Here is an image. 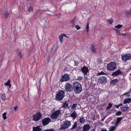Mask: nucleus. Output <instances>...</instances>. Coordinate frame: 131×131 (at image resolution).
<instances>
[{
  "label": "nucleus",
  "mask_w": 131,
  "mask_h": 131,
  "mask_svg": "<svg viewBox=\"0 0 131 131\" xmlns=\"http://www.w3.org/2000/svg\"><path fill=\"white\" fill-rule=\"evenodd\" d=\"M114 106L115 107L117 108H118L119 107V105H115Z\"/></svg>",
  "instance_id": "nucleus-49"
},
{
  "label": "nucleus",
  "mask_w": 131,
  "mask_h": 131,
  "mask_svg": "<svg viewBox=\"0 0 131 131\" xmlns=\"http://www.w3.org/2000/svg\"><path fill=\"white\" fill-rule=\"evenodd\" d=\"M123 119L122 117H118L117 119V121L115 123L116 125L118 124L121 121V120Z\"/></svg>",
  "instance_id": "nucleus-21"
},
{
  "label": "nucleus",
  "mask_w": 131,
  "mask_h": 131,
  "mask_svg": "<svg viewBox=\"0 0 131 131\" xmlns=\"http://www.w3.org/2000/svg\"><path fill=\"white\" fill-rule=\"evenodd\" d=\"M70 79L69 75L67 74H65L63 76L60 80L61 82H63L68 81Z\"/></svg>",
  "instance_id": "nucleus-10"
},
{
  "label": "nucleus",
  "mask_w": 131,
  "mask_h": 131,
  "mask_svg": "<svg viewBox=\"0 0 131 131\" xmlns=\"http://www.w3.org/2000/svg\"><path fill=\"white\" fill-rule=\"evenodd\" d=\"M33 120L35 121L39 120L41 118L42 115L40 112H38L33 116Z\"/></svg>",
  "instance_id": "nucleus-7"
},
{
  "label": "nucleus",
  "mask_w": 131,
  "mask_h": 131,
  "mask_svg": "<svg viewBox=\"0 0 131 131\" xmlns=\"http://www.w3.org/2000/svg\"><path fill=\"white\" fill-rule=\"evenodd\" d=\"M108 105V106L106 107V109H108L111 108L112 106V105L111 103H109Z\"/></svg>",
  "instance_id": "nucleus-38"
},
{
  "label": "nucleus",
  "mask_w": 131,
  "mask_h": 131,
  "mask_svg": "<svg viewBox=\"0 0 131 131\" xmlns=\"http://www.w3.org/2000/svg\"><path fill=\"white\" fill-rule=\"evenodd\" d=\"M75 128H76V130L77 131H79L80 129V128L79 127H77Z\"/></svg>",
  "instance_id": "nucleus-50"
},
{
  "label": "nucleus",
  "mask_w": 131,
  "mask_h": 131,
  "mask_svg": "<svg viewBox=\"0 0 131 131\" xmlns=\"http://www.w3.org/2000/svg\"><path fill=\"white\" fill-rule=\"evenodd\" d=\"M50 121L51 119L49 118H46L44 119L42 121L43 126H45L48 124Z\"/></svg>",
  "instance_id": "nucleus-11"
},
{
  "label": "nucleus",
  "mask_w": 131,
  "mask_h": 131,
  "mask_svg": "<svg viewBox=\"0 0 131 131\" xmlns=\"http://www.w3.org/2000/svg\"><path fill=\"white\" fill-rule=\"evenodd\" d=\"M68 103H67L66 101L63 104L62 107V108H66L68 107Z\"/></svg>",
  "instance_id": "nucleus-24"
},
{
  "label": "nucleus",
  "mask_w": 131,
  "mask_h": 131,
  "mask_svg": "<svg viewBox=\"0 0 131 131\" xmlns=\"http://www.w3.org/2000/svg\"><path fill=\"white\" fill-rule=\"evenodd\" d=\"M75 27L77 30H79L80 29V27L77 25H75Z\"/></svg>",
  "instance_id": "nucleus-43"
},
{
  "label": "nucleus",
  "mask_w": 131,
  "mask_h": 131,
  "mask_svg": "<svg viewBox=\"0 0 131 131\" xmlns=\"http://www.w3.org/2000/svg\"><path fill=\"white\" fill-rule=\"evenodd\" d=\"M125 13L127 16L131 15V9L130 10L126 11Z\"/></svg>",
  "instance_id": "nucleus-27"
},
{
  "label": "nucleus",
  "mask_w": 131,
  "mask_h": 131,
  "mask_svg": "<svg viewBox=\"0 0 131 131\" xmlns=\"http://www.w3.org/2000/svg\"><path fill=\"white\" fill-rule=\"evenodd\" d=\"M98 82L99 84L105 83L107 81V78L105 76H101L98 79Z\"/></svg>",
  "instance_id": "nucleus-6"
},
{
  "label": "nucleus",
  "mask_w": 131,
  "mask_h": 131,
  "mask_svg": "<svg viewBox=\"0 0 131 131\" xmlns=\"http://www.w3.org/2000/svg\"><path fill=\"white\" fill-rule=\"evenodd\" d=\"M131 102V98H128L125 99L124 100L123 103L126 104V103H129Z\"/></svg>",
  "instance_id": "nucleus-18"
},
{
  "label": "nucleus",
  "mask_w": 131,
  "mask_h": 131,
  "mask_svg": "<svg viewBox=\"0 0 131 131\" xmlns=\"http://www.w3.org/2000/svg\"><path fill=\"white\" fill-rule=\"evenodd\" d=\"M70 125L71 123L70 122L66 121L64 122L62 124L61 128L62 129H63L68 128Z\"/></svg>",
  "instance_id": "nucleus-8"
},
{
  "label": "nucleus",
  "mask_w": 131,
  "mask_h": 131,
  "mask_svg": "<svg viewBox=\"0 0 131 131\" xmlns=\"http://www.w3.org/2000/svg\"><path fill=\"white\" fill-rule=\"evenodd\" d=\"M6 114L7 113H4L2 114L3 118L4 120L6 119L7 118L6 117Z\"/></svg>",
  "instance_id": "nucleus-35"
},
{
  "label": "nucleus",
  "mask_w": 131,
  "mask_h": 131,
  "mask_svg": "<svg viewBox=\"0 0 131 131\" xmlns=\"http://www.w3.org/2000/svg\"><path fill=\"white\" fill-rule=\"evenodd\" d=\"M4 84L6 86H9V88L11 87V85L10 84V80L9 79L8 80L6 83H5Z\"/></svg>",
  "instance_id": "nucleus-19"
},
{
  "label": "nucleus",
  "mask_w": 131,
  "mask_h": 131,
  "mask_svg": "<svg viewBox=\"0 0 131 131\" xmlns=\"http://www.w3.org/2000/svg\"><path fill=\"white\" fill-rule=\"evenodd\" d=\"M73 89L74 91L77 94L79 93L82 90L81 84L78 82H75L73 83Z\"/></svg>",
  "instance_id": "nucleus-1"
},
{
  "label": "nucleus",
  "mask_w": 131,
  "mask_h": 131,
  "mask_svg": "<svg viewBox=\"0 0 131 131\" xmlns=\"http://www.w3.org/2000/svg\"><path fill=\"white\" fill-rule=\"evenodd\" d=\"M102 73V72H100V73H99V75H100L102 74H101V73Z\"/></svg>",
  "instance_id": "nucleus-53"
},
{
  "label": "nucleus",
  "mask_w": 131,
  "mask_h": 131,
  "mask_svg": "<svg viewBox=\"0 0 131 131\" xmlns=\"http://www.w3.org/2000/svg\"><path fill=\"white\" fill-rule=\"evenodd\" d=\"M120 35L125 36L126 35V34L125 33H123L122 34H121Z\"/></svg>",
  "instance_id": "nucleus-51"
},
{
  "label": "nucleus",
  "mask_w": 131,
  "mask_h": 131,
  "mask_svg": "<svg viewBox=\"0 0 131 131\" xmlns=\"http://www.w3.org/2000/svg\"><path fill=\"white\" fill-rule=\"evenodd\" d=\"M1 97L3 100H4L6 99L5 95L4 93H3L1 94Z\"/></svg>",
  "instance_id": "nucleus-23"
},
{
  "label": "nucleus",
  "mask_w": 131,
  "mask_h": 131,
  "mask_svg": "<svg viewBox=\"0 0 131 131\" xmlns=\"http://www.w3.org/2000/svg\"><path fill=\"white\" fill-rule=\"evenodd\" d=\"M65 95L64 92L63 90H60L56 94L55 99L58 101L62 100Z\"/></svg>",
  "instance_id": "nucleus-2"
},
{
  "label": "nucleus",
  "mask_w": 131,
  "mask_h": 131,
  "mask_svg": "<svg viewBox=\"0 0 131 131\" xmlns=\"http://www.w3.org/2000/svg\"><path fill=\"white\" fill-rule=\"evenodd\" d=\"M77 113L75 111H74L70 115V116L72 117L73 119H74L77 117Z\"/></svg>",
  "instance_id": "nucleus-15"
},
{
  "label": "nucleus",
  "mask_w": 131,
  "mask_h": 131,
  "mask_svg": "<svg viewBox=\"0 0 131 131\" xmlns=\"http://www.w3.org/2000/svg\"><path fill=\"white\" fill-rule=\"evenodd\" d=\"M27 0V1H29V0Z\"/></svg>",
  "instance_id": "nucleus-56"
},
{
  "label": "nucleus",
  "mask_w": 131,
  "mask_h": 131,
  "mask_svg": "<svg viewBox=\"0 0 131 131\" xmlns=\"http://www.w3.org/2000/svg\"><path fill=\"white\" fill-rule=\"evenodd\" d=\"M33 11V9L32 6H30L28 9V11L29 12H31Z\"/></svg>",
  "instance_id": "nucleus-34"
},
{
  "label": "nucleus",
  "mask_w": 131,
  "mask_h": 131,
  "mask_svg": "<svg viewBox=\"0 0 131 131\" xmlns=\"http://www.w3.org/2000/svg\"><path fill=\"white\" fill-rule=\"evenodd\" d=\"M118 105H119V106H121L122 105H123V104L122 103H121V104H119Z\"/></svg>",
  "instance_id": "nucleus-52"
},
{
  "label": "nucleus",
  "mask_w": 131,
  "mask_h": 131,
  "mask_svg": "<svg viewBox=\"0 0 131 131\" xmlns=\"http://www.w3.org/2000/svg\"><path fill=\"white\" fill-rule=\"evenodd\" d=\"M1 63H2V61H0V65H1Z\"/></svg>",
  "instance_id": "nucleus-55"
},
{
  "label": "nucleus",
  "mask_w": 131,
  "mask_h": 131,
  "mask_svg": "<svg viewBox=\"0 0 131 131\" xmlns=\"http://www.w3.org/2000/svg\"><path fill=\"white\" fill-rule=\"evenodd\" d=\"M85 121V119L83 117H81L80 118L79 122L81 124L83 123Z\"/></svg>",
  "instance_id": "nucleus-25"
},
{
  "label": "nucleus",
  "mask_w": 131,
  "mask_h": 131,
  "mask_svg": "<svg viewBox=\"0 0 131 131\" xmlns=\"http://www.w3.org/2000/svg\"><path fill=\"white\" fill-rule=\"evenodd\" d=\"M121 73V70H118L117 71L113 72L112 74V75L113 77H115L117 76Z\"/></svg>",
  "instance_id": "nucleus-13"
},
{
  "label": "nucleus",
  "mask_w": 131,
  "mask_h": 131,
  "mask_svg": "<svg viewBox=\"0 0 131 131\" xmlns=\"http://www.w3.org/2000/svg\"><path fill=\"white\" fill-rule=\"evenodd\" d=\"M129 107H121V110L123 112L126 111H127V109Z\"/></svg>",
  "instance_id": "nucleus-22"
},
{
  "label": "nucleus",
  "mask_w": 131,
  "mask_h": 131,
  "mask_svg": "<svg viewBox=\"0 0 131 131\" xmlns=\"http://www.w3.org/2000/svg\"><path fill=\"white\" fill-rule=\"evenodd\" d=\"M116 128V127L113 126L109 128V130L108 131H114Z\"/></svg>",
  "instance_id": "nucleus-32"
},
{
  "label": "nucleus",
  "mask_w": 131,
  "mask_h": 131,
  "mask_svg": "<svg viewBox=\"0 0 131 131\" xmlns=\"http://www.w3.org/2000/svg\"><path fill=\"white\" fill-rule=\"evenodd\" d=\"M54 129L51 128L50 129H48L46 130H45L44 131H54Z\"/></svg>",
  "instance_id": "nucleus-42"
},
{
  "label": "nucleus",
  "mask_w": 131,
  "mask_h": 131,
  "mask_svg": "<svg viewBox=\"0 0 131 131\" xmlns=\"http://www.w3.org/2000/svg\"><path fill=\"white\" fill-rule=\"evenodd\" d=\"M62 35H63V37H66V38H69V37L68 36H67L66 34H64V33H62Z\"/></svg>",
  "instance_id": "nucleus-44"
},
{
  "label": "nucleus",
  "mask_w": 131,
  "mask_h": 131,
  "mask_svg": "<svg viewBox=\"0 0 131 131\" xmlns=\"http://www.w3.org/2000/svg\"><path fill=\"white\" fill-rule=\"evenodd\" d=\"M83 77H78L77 79L79 80H82V79Z\"/></svg>",
  "instance_id": "nucleus-46"
},
{
  "label": "nucleus",
  "mask_w": 131,
  "mask_h": 131,
  "mask_svg": "<svg viewBox=\"0 0 131 131\" xmlns=\"http://www.w3.org/2000/svg\"><path fill=\"white\" fill-rule=\"evenodd\" d=\"M122 60L124 62H126L131 58V54L129 53H123L121 55Z\"/></svg>",
  "instance_id": "nucleus-4"
},
{
  "label": "nucleus",
  "mask_w": 131,
  "mask_h": 131,
  "mask_svg": "<svg viewBox=\"0 0 131 131\" xmlns=\"http://www.w3.org/2000/svg\"><path fill=\"white\" fill-rule=\"evenodd\" d=\"M129 92H128L125 93L123 94L122 95V96H123V95H127L128 96H129Z\"/></svg>",
  "instance_id": "nucleus-41"
},
{
  "label": "nucleus",
  "mask_w": 131,
  "mask_h": 131,
  "mask_svg": "<svg viewBox=\"0 0 131 131\" xmlns=\"http://www.w3.org/2000/svg\"><path fill=\"white\" fill-rule=\"evenodd\" d=\"M4 15H5V17L6 18H7L8 17V15H9L8 13V12H7L6 10H5L4 11Z\"/></svg>",
  "instance_id": "nucleus-36"
},
{
  "label": "nucleus",
  "mask_w": 131,
  "mask_h": 131,
  "mask_svg": "<svg viewBox=\"0 0 131 131\" xmlns=\"http://www.w3.org/2000/svg\"><path fill=\"white\" fill-rule=\"evenodd\" d=\"M63 36L62 35V34L60 35L59 36V39L61 43H62V42L63 41Z\"/></svg>",
  "instance_id": "nucleus-20"
},
{
  "label": "nucleus",
  "mask_w": 131,
  "mask_h": 131,
  "mask_svg": "<svg viewBox=\"0 0 131 131\" xmlns=\"http://www.w3.org/2000/svg\"><path fill=\"white\" fill-rule=\"evenodd\" d=\"M123 27L122 25L120 24H118L117 26H115V28H117V29H120L121 28Z\"/></svg>",
  "instance_id": "nucleus-33"
},
{
  "label": "nucleus",
  "mask_w": 131,
  "mask_h": 131,
  "mask_svg": "<svg viewBox=\"0 0 131 131\" xmlns=\"http://www.w3.org/2000/svg\"><path fill=\"white\" fill-rule=\"evenodd\" d=\"M18 51V53H17L18 54L19 56V57L20 58L22 59L23 58V55L21 53V52L20 51Z\"/></svg>",
  "instance_id": "nucleus-29"
},
{
  "label": "nucleus",
  "mask_w": 131,
  "mask_h": 131,
  "mask_svg": "<svg viewBox=\"0 0 131 131\" xmlns=\"http://www.w3.org/2000/svg\"><path fill=\"white\" fill-rule=\"evenodd\" d=\"M116 68V63L114 62H112L107 66V68L108 70L113 71Z\"/></svg>",
  "instance_id": "nucleus-5"
},
{
  "label": "nucleus",
  "mask_w": 131,
  "mask_h": 131,
  "mask_svg": "<svg viewBox=\"0 0 131 131\" xmlns=\"http://www.w3.org/2000/svg\"><path fill=\"white\" fill-rule=\"evenodd\" d=\"M91 47L92 49V51L93 52H95V49L94 48V45H91Z\"/></svg>",
  "instance_id": "nucleus-30"
},
{
  "label": "nucleus",
  "mask_w": 131,
  "mask_h": 131,
  "mask_svg": "<svg viewBox=\"0 0 131 131\" xmlns=\"http://www.w3.org/2000/svg\"><path fill=\"white\" fill-rule=\"evenodd\" d=\"M122 114V112L120 111L117 112L116 114V115L117 116H119L121 115Z\"/></svg>",
  "instance_id": "nucleus-40"
},
{
  "label": "nucleus",
  "mask_w": 131,
  "mask_h": 131,
  "mask_svg": "<svg viewBox=\"0 0 131 131\" xmlns=\"http://www.w3.org/2000/svg\"><path fill=\"white\" fill-rule=\"evenodd\" d=\"M86 29L87 32L88 33V34L89 28V22H88L87 24L86 25Z\"/></svg>",
  "instance_id": "nucleus-28"
},
{
  "label": "nucleus",
  "mask_w": 131,
  "mask_h": 131,
  "mask_svg": "<svg viewBox=\"0 0 131 131\" xmlns=\"http://www.w3.org/2000/svg\"><path fill=\"white\" fill-rule=\"evenodd\" d=\"M41 130H42V129L40 128V126L34 127L33 129V131H41Z\"/></svg>",
  "instance_id": "nucleus-17"
},
{
  "label": "nucleus",
  "mask_w": 131,
  "mask_h": 131,
  "mask_svg": "<svg viewBox=\"0 0 131 131\" xmlns=\"http://www.w3.org/2000/svg\"><path fill=\"white\" fill-rule=\"evenodd\" d=\"M101 131H107V130H106L105 129V130H102Z\"/></svg>",
  "instance_id": "nucleus-54"
},
{
  "label": "nucleus",
  "mask_w": 131,
  "mask_h": 131,
  "mask_svg": "<svg viewBox=\"0 0 131 131\" xmlns=\"http://www.w3.org/2000/svg\"><path fill=\"white\" fill-rule=\"evenodd\" d=\"M107 21L110 24H111L113 22V19L112 18L108 20Z\"/></svg>",
  "instance_id": "nucleus-37"
},
{
  "label": "nucleus",
  "mask_w": 131,
  "mask_h": 131,
  "mask_svg": "<svg viewBox=\"0 0 131 131\" xmlns=\"http://www.w3.org/2000/svg\"><path fill=\"white\" fill-rule=\"evenodd\" d=\"M18 109V107L17 106H15L14 108V110H15V111H16Z\"/></svg>",
  "instance_id": "nucleus-48"
},
{
  "label": "nucleus",
  "mask_w": 131,
  "mask_h": 131,
  "mask_svg": "<svg viewBox=\"0 0 131 131\" xmlns=\"http://www.w3.org/2000/svg\"><path fill=\"white\" fill-rule=\"evenodd\" d=\"M71 23V24L73 27H74L75 25V23L74 21H72Z\"/></svg>",
  "instance_id": "nucleus-47"
},
{
  "label": "nucleus",
  "mask_w": 131,
  "mask_h": 131,
  "mask_svg": "<svg viewBox=\"0 0 131 131\" xmlns=\"http://www.w3.org/2000/svg\"><path fill=\"white\" fill-rule=\"evenodd\" d=\"M74 65L75 66H77L78 65V62L77 61H74Z\"/></svg>",
  "instance_id": "nucleus-45"
},
{
  "label": "nucleus",
  "mask_w": 131,
  "mask_h": 131,
  "mask_svg": "<svg viewBox=\"0 0 131 131\" xmlns=\"http://www.w3.org/2000/svg\"><path fill=\"white\" fill-rule=\"evenodd\" d=\"M118 82V81L117 79L113 80L110 81V84L111 85H115Z\"/></svg>",
  "instance_id": "nucleus-16"
},
{
  "label": "nucleus",
  "mask_w": 131,
  "mask_h": 131,
  "mask_svg": "<svg viewBox=\"0 0 131 131\" xmlns=\"http://www.w3.org/2000/svg\"><path fill=\"white\" fill-rule=\"evenodd\" d=\"M90 128V127L89 125H85L83 128V131H88Z\"/></svg>",
  "instance_id": "nucleus-14"
},
{
  "label": "nucleus",
  "mask_w": 131,
  "mask_h": 131,
  "mask_svg": "<svg viewBox=\"0 0 131 131\" xmlns=\"http://www.w3.org/2000/svg\"><path fill=\"white\" fill-rule=\"evenodd\" d=\"M81 71L85 75L87 74V73L88 72V68L86 66H84L81 68Z\"/></svg>",
  "instance_id": "nucleus-12"
},
{
  "label": "nucleus",
  "mask_w": 131,
  "mask_h": 131,
  "mask_svg": "<svg viewBox=\"0 0 131 131\" xmlns=\"http://www.w3.org/2000/svg\"><path fill=\"white\" fill-rule=\"evenodd\" d=\"M72 87V85L70 83H67L66 84L64 88L67 91L69 92L71 91Z\"/></svg>",
  "instance_id": "nucleus-9"
},
{
  "label": "nucleus",
  "mask_w": 131,
  "mask_h": 131,
  "mask_svg": "<svg viewBox=\"0 0 131 131\" xmlns=\"http://www.w3.org/2000/svg\"><path fill=\"white\" fill-rule=\"evenodd\" d=\"M61 114V111L58 110L52 113L50 117L52 119H57Z\"/></svg>",
  "instance_id": "nucleus-3"
},
{
  "label": "nucleus",
  "mask_w": 131,
  "mask_h": 131,
  "mask_svg": "<svg viewBox=\"0 0 131 131\" xmlns=\"http://www.w3.org/2000/svg\"><path fill=\"white\" fill-rule=\"evenodd\" d=\"M77 126V122H75L74 123L72 127L71 128V129H73L76 128Z\"/></svg>",
  "instance_id": "nucleus-26"
},
{
  "label": "nucleus",
  "mask_w": 131,
  "mask_h": 131,
  "mask_svg": "<svg viewBox=\"0 0 131 131\" xmlns=\"http://www.w3.org/2000/svg\"><path fill=\"white\" fill-rule=\"evenodd\" d=\"M114 30L116 32L117 34L118 35H120L121 33L119 30L116 29H114Z\"/></svg>",
  "instance_id": "nucleus-39"
},
{
  "label": "nucleus",
  "mask_w": 131,
  "mask_h": 131,
  "mask_svg": "<svg viewBox=\"0 0 131 131\" xmlns=\"http://www.w3.org/2000/svg\"><path fill=\"white\" fill-rule=\"evenodd\" d=\"M77 104H74L71 106V109L73 110L77 106Z\"/></svg>",
  "instance_id": "nucleus-31"
}]
</instances>
